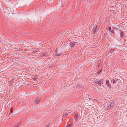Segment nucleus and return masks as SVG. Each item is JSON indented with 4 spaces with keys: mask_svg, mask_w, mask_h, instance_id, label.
<instances>
[{
    "mask_svg": "<svg viewBox=\"0 0 127 127\" xmlns=\"http://www.w3.org/2000/svg\"><path fill=\"white\" fill-rule=\"evenodd\" d=\"M99 26H96L95 28H94L92 31L93 32V34H98L99 33Z\"/></svg>",
    "mask_w": 127,
    "mask_h": 127,
    "instance_id": "f257e3e1",
    "label": "nucleus"
},
{
    "mask_svg": "<svg viewBox=\"0 0 127 127\" xmlns=\"http://www.w3.org/2000/svg\"><path fill=\"white\" fill-rule=\"evenodd\" d=\"M116 103V100H112L110 102L109 104L110 105V106L112 107V108H113L114 107Z\"/></svg>",
    "mask_w": 127,
    "mask_h": 127,
    "instance_id": "f03ea898",
    "label": "nucleus"
},
{
    "mask_svg": "<svg viewBox=\"0 0 127 127\" xmlns=\"http://www.w3.org/2000/svg\"><path fill=\"white\" fill-rule=\"evenodd\" d=\"M41 100L40 98H38L33 100V102L35 104H38L40 103Z\"/></svg>",
    "mask_w": 127,
    "mask_h": 127,
    "instance_id": "7ed1b4c3",
    "label": "nucleus"
},
{
    "mask_svg": "<svg viewBox=\"0 0 127 127\" xmlns=\"http://www.w3.org/2000/svg\"><path fill=\"white\" fill-rule=\"evenodd\" d=\"M120 37L121 38H123L124 36V32L123 31H120Z\"/></svg>",
    "mask_w": 127,
    "mask_h": 127,
    "instance_id": "20e7f679",
    "label": "nucleus"
},
{
    "mask_svg": "<svg viewBox=\"0 0 127 127\" xmlns=\"http://www.w3.org/2000/svg\"><path fill=\"white\" fill-rule=\"evenodd\" d=\"M108 30L109 31L111 32L112 33L113 35H114L115 33V32L114 30H113L111 29V27H108Z\"/></svg>",
    "mask_w": 127,
    "mask_h": 127,
    "instance_id": "39448f33",
    "label": "nucleus"
},
{
    "mask_svg": "<svg viewBox=\"0 0 127 127\" xmlns=\"http://www.w3.org/2000/svg\"><path fill=\"white\" fill-rule=\"evenodd\" d=\"M0 87V93L1 94H2L4 93H5L6 92V90H4V89H2Z\"/></svg>",
    "mask_w": 127,
    "mask_h": 127,
    "instance_id": "423d86ee",
    "label": "nucleus"
},
{
    "mask_svg": "<svg viewBox=\"0 0 127 127\" xmlns=\"http://www.w3.org/2000/svg\"><path fill=\"white\" fill-rule=\"evenodd\" d=\"M106 84L108 86L110 89H111V86L110 84H109V82L108 80H106Z\"/></svg>",
    "mask_w": 127,
    "mask_h": 127,
    "instance_id": "0eeeda50",
    "label": "nucleus"
},
{
    "mask_svg": "<svg viewBox=\"0 0 127 127\" xmlns=\"http://www.w3.org/2000/svg\"><path fill=\"white\" fill-rule=\"evenodd\" d=\"M95 82L96 84L98 85H100L101 84L100 80H99L98 79H96V80L95 81Z\"/></svg>",
    "mask_w": 127,
    "mask_h": 127,
    "instance_id": "6e6552de",
    "label": "nucleus"
},
{
    "mask_svg": "<svg viewBox=\"0 0 127 127\" xmlns=\"http://www.w3.org/2000/svg\"><path fill=\"white\" fill-rule=\"evenodd\" d=\"M74 125L73 122H72L69 125H67L66 127H72Z\"/></svg>",
    "mask_w": 127,
    "mask_h": 127,
    "instance_id": "1a4fd4ad",
    "label": "nucleus"
},
{
    "mask_svg": "<svg viewBox=\"0 0 127 127\" xmlns=\"http://www.w3.org/2000/svg\"><path fill=\"white\" fill-rule=\"evenodd\" d=\"M69 46L71 47H72L75 46V44L73 43L72 42H71L69 43Z\"/></svg>",
    "mask_w": 127,
    "mask_h": 127,
    "instance_id": "9d476101",
    "label": "nucleus"
},
{
    "mask_svg": "<svg viewBox=\"0 0 127 127\" xmlns=\"http://www.w3.org/2000/svg\"><path fill=\"white\" fill-rule=\"evenodd\" d=\"M111 108H112V107L110 106V105L109 104L107 107V109L109 110L111 109Z\"/></svg>",
    "mask_w": 127,
    "mask_h": 127,
    "instance_id": "9b49d317",
    "label": "nucleus"
},
{
    "mask_svg": "<svg viewBox=\"0 0 127 127\" xmlns=\"http://www.w3.org/2000/svg\"><path fill=\"white\" fill-rule=\"evenodd\" d=\"M20 122L18 123L13 127H18V126L20 125Z\"/></svg>",
    "mask_w": 127,
    "mask_h": 127,
    "instance_id": "f8f14e48",
    "label": "nucleus"
},
{
    "mask_svg": "<svg viewBox=\"0 0 127 127\" xmlns=\"http://www.w3.org/2000/svg\"><path fill=\"white\" fill-rule=\"evenodd\" d=\"M111 82L113 83V84H115L116 83V81L115 80L113 79L111 81Z\"/></svg>",
    "mask_w": 127,
    "mask_h": 127,
    "instance_id": "ddd939ff",
    "label": "nucleus"
},
{
    "mask_svg": "<svg viewBox=\"0 0 127 127\" xmlns=\"http://www.w3.org/2000/svg\"><path fill=\"white\" fill-rule=\"evenodd\" d=\"M47 55V54L46 53H43V54L41 56H46Z\"/></svg>",
    "mask_w": 127,
    "mask_h": 127,
    "instance_id": "4468645a",
    "label": "nucleus"
},
{
    "mask_svg": "<svg viewBox=\"0 0 127 127\" xmlns=\"http://www.w3.org/2000/svg\"><path fill=\"white\" fill-rule=\"evenodd\" d=\"M56 53H57V51L56 50ZM55 56H61V54L60 53H59V54H57V53H56L55 54Z\"/></svg>",
    "mask_w": 127,
    "mask_h": 127,
    "instance_id": "2eb2a0df",
    "label": "nucleus"
},
{
    "mask_svg": "<svg viewBox=\"0 0 127 127\" xmlns=\"http://www.w3.org/2000/svg\"><path fill=\"white\" fill-rule=\"evenodd\" d=\"M114 50V49H111L109 50V52H110L111 53H112V52Z\"/></svg>",
    "mask_w": 127,
    "mask_h": 127,
    "instance_id": "dca6fc26",
    "label": "nucleus"
},
{
    "mask_svg": "<svg viewBox=\"0 0 127 127\" xmlns=\"http://www.w3.org/2000/svg\"><path fill=\"white\" fill-rule=\"evenodd\" d=\"M102 71V69H101L100 70L97 72V74L101 72Z\"/></svg>",
    "mask_w": 127,
    "mask_h": 127,
    "instance_id": "f3484780",
    "label": "nucleus"
},
{
    "mask_svg": "<svg viewBox=\"0 0 127 127\" xmlns=\"http://www.w3.org/2000/svg\"><path fill=\"white\" fill-rule=\"evenodd\" d=\"M10 113H12L13 112V109L12 107H11L10 109Z\"/></svg>",
    "mask_w": 127,
    "mask_h": 127,
    "instance_id": "a211bd4d",
    "label": "nucleus"
},
{
    "mask_svg": "<svg viewBox=\"0 0 127 127\" xmlns=\"http://www.w3.org/2000/svg\"><path fill=\"white\" fill-rule=\"evenodd\" d=\"M75 118H76V120H77L78 119V114H77L75 116Z\"/></svg>",
    "mask_w": 127,
    "mask_h": 127,
    "instance_id": "6ab92c4d",
    "label": "nucleus"
},
{
    "mask_svg": "<svg viewBox=\"0 0 127 127\" xmlns=\"http://www.w3.org/2000/svg\"><path fill=\"white\" fill-rule=\"evenodd\" d=\"M115 27L116 28V29H117L120 28L119 26L118 25H116V26H115Z\"/></svg>",
    "mask_w": 127,
    "mask_h": 127,
    "instance_id": "aec40b11",
    "label": "nucleus"
},
{
    "mask_svg": "<svg viewBox=\"0 0 127 127\" xmlns=\"http://www.w3.org/2000/svg\"><path fill=\"white\" fill-rule=\"evenodd\" d=\"M37 79H38L37 78H36L35 77H34L33 78V79L35 81H37Z\"/></svg>",
    "mask_w": 127,
    "mask_h": 127,
    "instance_id": "412c9836",
    "label": "nucleus"
},
{
    "mask_svg": "<svg viewBox=\"0 0 127 127\" xmlns=\"http://www.w3.org/2000/svg\"><path fill=\"white\" fill-rule=\"evenodd\" d=\"M67 116V114H64L63 116V117H64V118H65Z\"/></svg>",
    "mask_w": 127,
    "mask_h": 127,
    "instance_id": "4be33fe9",
    "label": "nucleus"
},
{
    "mask_svg": "<svg viewBox=\"0 0 127 127\" xmlns=\"http://www.w3.org/2000/svg\"><path fill=\"white\" fill-rule=\"evenodd\" d=\"M18 58H14V60L15 61H18Z\"/></svg>",
    "mask_w": 127,
    "mask_h": 127,
    "instance_id": "5701e85b",
    "label": "nucleus"
},
{
    "mask_svg": "<svg viewBox=\"0 0 127 127\" xmlns=\"http://www.w3.org/2000/svg\"><path fill=\"white\" fill-rule=\"evenodd\" d=\"M100 84H103V80H100Z\"/></svg>",
    "mask_w": 127,
    "mask_h": 127,
    "instance_id": "b1692460",
    "label": "nucleus"
},
{
    "mask_svg": "<svg viewBox=\"0 0 127 127\" xmlns=\"http://www.w3.org/2000/svg\"><path fill=\"white\" fill-rule=\"evenodd\" d=\"M38 52L37 51H34L33 52V53H38Z\"/></svg>",
    "mask_w": 127,
    "mask_h": 127,
    "instance_id": "393cba45",
    "label": "nucleus"
},
{
    "mask_svg": "<svg viewBox=\"0 0 127 127\" xmlns=\"http://www.w3.org/2000/svg\"><path fill=\"white\" fill-rule=\"evenodd\" d=\"M113 28L115 30H117V29H116V28L115 27H113Z\"/></svg>",
    "mask_w": 127,
    "mask_h": 127,
    "instance_id": "a878e982",
    "label": "nucleus"
},
{
    "mask_svg": "<svg viewBox=\"0 0 127 127\" xmlns=\"http://www.w3.org/2000/svg\"><path fill=\"white\" fill-rule=\"evenodd\" d=\"M5 49H7L8 48V47H7H7L6 48V47H5Z\"/></svg>",
    "mask_w": 127,
    "mask_h": 127,
    "instance_id": "bb28decb",
    "label": "nucleus"
},
{
    "mask_svg": "<svg viewBox=\"0 0 127 127\" xmlns=\"http://www.w3.org/2000/svg\"><path fill=\"white\" fill-rule=\"evenodd\" d=\"M37 50H38V49H37Z\"/></svg>",
    "mask_w": 127,
    "mask_h": 127,
    "instance_id": "cd10ccee",
    "label": "nucleus"
},
{
    "mask_svg": "<svg viewBox=\"0 0 127 127\" xmlns=\"http://www.w3.org/2000/svg\"><path fill=\"white\" fill-rule=\"evenodd\" d=\"M6 47H7V46L6 45Z\"/></svg>",
    "mask_w": 127,
    "mask_h": 127,
    "instance_id": "c85d7f7f",
    "label": "nucleus"
}]
</instances>
